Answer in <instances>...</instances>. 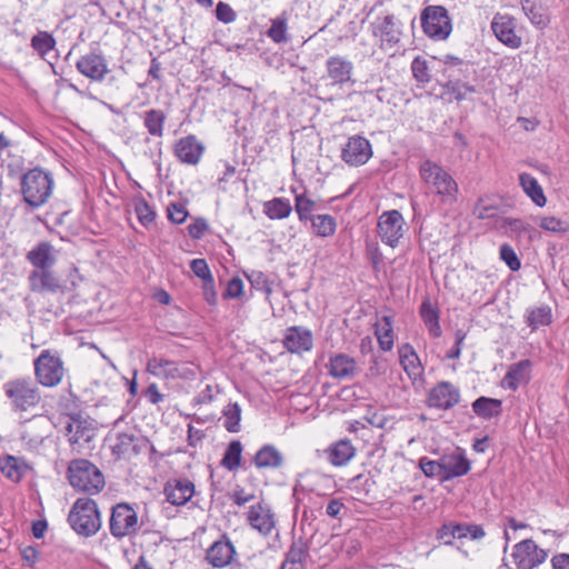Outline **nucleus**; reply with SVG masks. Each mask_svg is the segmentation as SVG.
Masks as SVG:
<instances>
[{"label":"nucleus","mask_w":569,"mask_h":569,"mask_svg":"<svg viewBox=\"0 0 569 569\" xmlns=\"http://www.w3.org/2000/svg\"><path fill=\"white\" fill-rule=\"evenodd\" d=\"M420 178L428 190L442 202H452L458 193V183L452 176L438 163L425 160L419 168Z\"/></svg>","instance_id":"nucleus-1"},{"label":"nucleus","mask_w":569,"mask_h":569,"mask_svg":"<svg viewBox=\"0 0 569 569\" xmlns=\"http://www.w3.org/2000/svg\"><path fill=\"white\" fill-rule=\"evenodd\" d=\"M68 479L76 490L90 495L100 492L106 485L100 469L86 459H77L70 462Z\"/></svg>","instance_id":"nucleus-2"},{"label":"nucleus","mask_w":569,"mask_h":569,"mask_svg":"<svg viewBox=\"0 0 569 569\" xmlns=\"http://www.w3.org/2000/svg\"><path fill=\"white\" fill-rule=\"evenodd\" d=\"M68 521L80 536L91 537L101 528V517L97 503L89 498H79L73 503Z\"/></svg>","instance_id":"nucleus-3"},{"label":"nucleus","mask_w":569,"mask_h":569,"mask_svg":"<svg viewBox=\"0 0 569 569\" xmlns=\"http://www.w3.org/2000/svg\"><path fill=\"white\" fill-rule=\"evenodd\" d=\"M6 395L12 400L14 411L22 422L34 418L36 389L30 378H17L3 386Z\"/></svg>","instance_id":"nucleus-4"},{"label":"nucleus","mask_w":569,"mask_h":569,"mask_svg":"<svg viewBox=\"0 0 569 569\" xmlns=\"http://www.w3.org/2000/svg\"><path fill=\"white\" fill-rule=\"evenodd\" d=\"M421 26L423 32L435 40L447 39L452 30L448 11L441 6L426 7L421 12Z\"/></svg>","instance_id":"nucleus-5"},{"label":"nucleus","mask_w":569,"mask_h":569,"mask_svg":"<svg viewBox=\"0 0 569 569\" xmlns=\"http://www.w3.org/2000/svg\"><path fill=\"white\" fill-rule=\"evenodd\" d=\"M63 362L57 351L43 350L38 356V383L54 387L63 378Z\"/></svg>","instance_id":"nucleus-6"},{"label":"nucleus","mask_w":569,"mask_h":569,"mask_svg":"<svg viewBox=\"0 0 569 569\" xmlns=\"http://www.w3.org/2000/svg\"><path fill=\"white\" fill-rule=\"evenodd\" d=\"M68 440L73 450L82 452L90 449V442L96 437L93 421L81 417L80 415L70 418L66 426Z\"/></svg>","instance_id":"nucleus-7"},{"label":"nucleus","mask_w":569,"mask_h":569,"mask_svg":"<svg viewBox=\"0 0 569 569\" xmlns=\"http://www.w3.org/2000/svg\"><path fill=\"white\" fill-rule=\"evenodd\" d=\"M405 226L402 214L398 210H390L379 217L377 231L383 243L395 248L403 237Z\"/></svg>","instance_id":"nucleus-8"},{"label":"nucleus","mask_w":569,"mask_h":569,"mask_svg":"<svg viewBox=\"0 0 569 569\" xmlns=\"http://www.w3.org/2000/svg\"><path fill=\"white\" fill-rule=\"evenodd\" d=\"M138 529V516L128 503H118L112 508L110 517V532L116 538H123L134 533Z\"/></svg>","instance_id":"nucleus-9"},{"label":"nucleus","mask_w":569,"mask_h":569,"mask_svg":"<svg viewBox=\"0 0 569 569\" xmlns=\"http://www.w3.org/2000/svg\"><path fill=\"white\" fill-rule=\"evenodd\" d=\"M511 557L517 569H533L546 561L548 552L533 540L526 539L515 545Z\"/></svg>","instance_id":"nucleus-10"},{"label":"nucleus","mask_w":569,"mask_h":569,"mask_svg":"<svg viewBox=\"0 0 569 569\" xmlns=\"http://www.w3.org/2000/svg\"><path fill=\"white\" fill-rule=\"evenodd\" d=\"M372 157V148L368 139L352 136L341 150V159L351 167H359Z\"/></svg>","instance_id":"nucleus-11"},{"label":"nucleus","mask_w":569,"mask_h":569,"mask_svg":"<svg viewBox=\"0 0 569 569\" xmlns=\"http://www.w3.org/2000/svg\"><path fill=\"white\" fill-rule=\"evenodd\" d=\"M373 36L379 38L382 49H390L400 41L401 28L395 16L377 17L372 22Z\"/></svg>","instance_id":"nucleus-12"},{"label":"nucleus","mask_w":569,"mask_h":569,"mask_svg":"<svg viewBox=\"0 0 569 569\" xmlns=\"http://www.w3.org/2000/svg\"><path fill=\"white\" fill-rule=\"evenodd\" d=\"M491 30L505 46L511 49L521 47V37L516 33V21L511 16L497 13L491 21Z\"/></svg>","instance_id":"nucleus-13"},{"label":"nucleus","mask_w":569,"mask_h":569,"mask_svg":"<svg viewBox=\"0 0 569 569\" xmlns=\"http://www.w3.org/2000/svg\"><path fill=\"white\" fill-rule=\"evenodd\" d=\"M460 400V391L452 383L441 381L429 392L428 405L431 408L448 410L455 407Z\"/></svg>","instance_id":"nucleus-14"},{"label":"nucleus","mask_w":569,"mask_h":569,"mask_svg":"<svg viewBox=\"0 0 569 569\" xmlns=\"http://www.w3.org/2000/svg\"><path fill=\"white\" fill-rule=\"evenodd\" d=\"M76 68L82 76L97 82L102 81L109 72L104 57L96 52L81 56L76 63Z\"/></svg>","instance_id":"nucleus-15"},{"label":"nucleus","mask_w":569,"mask_h":569,"mask_svg":"<svg viewBox=\"0 0 569 569\" xmlns=\"http://www.w3.org/2000/svg\"><path fill=\"white\" fill-rule=\"evenodd\" d=\"M163 493L172 506H183L193 497L194 485L187 479H172L166 483Z\"/></svg>","instance_id":"nucleus-16"},{"label":"nucleus","mask_w":569,"mask_h":569,"mask_svg":"<svg viewBox=\"0 0 569 569\" xmlns=\"http://www.w3.org/2000/svg\"><path fill=\"white\" fill-rule=\"evenodd\" d=\"M443 481L465 476L470 470V461L462 451L456 450L440 457Z\"/></svg>","instance_id":"nucleus-17"},{"label":"nucleus","mask_w":569,"mask_h":569,"mask_svg":"<svg viewBox=\"0 0 569 569\" xmlns=\"http://www.w3.org/2000/svg\"><path fill=\"white\" fill-rule=\"evenodd\" d=\"M247 519L250 526L263 536L269 535L276 526L271 509L261 502L250 507Z\"/></svg>","instance_id":"nucleus-18"},{"label":"nucleus","mask_w":569,"mask_h":569,"mask_svg":"<svg viewBox=\"0 0 569 569\" xmlns=\"http://www.w3.org/2000/svg\"><path fill=\"white\" fill-rule=\"evenodd\" d=\"M203 146L190 134L179 139L174 146L176 157L183 163L197 164L203 153Z\"/></svg>","instance_id":"nucleus-19"},{"label":"nucleus","mask_w":569,"mask_h":569,"mask_svg":"<svg viewBox=\"0 0 569 569\" xmlns=\"http://www.w3.org/2000/svg\"><path fill=\"white\" fill-rule=\"evenodd\" d=\"M329 375L340 380H351L358 373L356 360L345 353H337L329 360Z\"/></svg>","instance_id":"nucleus-20"},{"label":"nucleus","mask_w":569,"mask_h":569,"mask_svg":"<svg viewBox=\"0 0 569 569\" xmlns=\"http://www.w3.org/2000/svg\"><path fill=\"white\" fill-rule=\"evenodd\" d=\"M328 77L335 84H343L351 80L353 63L340 56H332L326 61Z\"/></svg>","instance_id":"nucleus-21"},{"label":"nucleus","mask_w":569,"mask_h":569,"mask_svg":"<svg viewBox=\"0 0 569 569\" xmlns=\"http://www.w3.org/2000/svg\"><path fill=\"white\" fill-rule=\"evenodd\" d=\"M147 371L159 379H178L184 377L179 365L176 361L153 357L147 362Z\"/></svg>","instance_id":"nucleus-22"},{"label":"nucleus","mask_w":569,"mask_h":569,"mask_svg":"<svg viewBox=\"0 0 569 569\" xmlns=\"http://www.w3.org/2000/svg\"><path fill=\"white\" fill-rule=\"evenodd\" d=\"M283 345L290 352L309 351L312 348V335L302 327H290L284 335Z\"/></svg>","instance_id":"nucleus-23"},{"label":"nucleus","mask_w":569,"mask_h":569,"mask_svg":"<svg viewBox=\"0 0 569 569\" xmlns=\"http://www.w3.org/2000/svg\"><path fill=\"white\" fill-rule=\"evenodd\" d=\"M327 460L335 467L346 466L356 455V448L348 439H341L325 450Z\"/></svg>","instance_id":"nucleus-24"},{"label":"nucleus","mask_w":569,"mask_h":569,"mask_svg":"<svg viewBox=\"0 0 569 569\" xmlns=\"http://www.w3.org/2000/svg\"><path fill=\"white\" fill-rule=\"evenodd\" d=\"M236 555L233 545L226 538L216 541L207 551L208 561L217 568L229 565Z\"/></svg>","instance_id":"nucleus-25"},{"label":"nucleus","mask_w":569,"mask_h":569,"mask_svg":"<svg viewBox=\"0 0 569 569\" xmlns=\"http://www.w3.org/2000/svg\"><path fill=\"white\" fill-rule=\"evenodd\" d=\"M500 228L503 232L511 238H527L531 240L536 233V229L531 223L525 219L518 218H502Z\"/></svg>","instance_id":"nucleus-26"},{"label":"nucleus","mask_w":569,"mask_h":569,"mask_svg":"<svg viewBox=\"0 0 569 569\" xmlns=\"http://www.w3.org/2000/svg\"><path fill=\"white\" fill-rule=\"evenodd\" d=\"M472 71V66L460 58L447 56L443 60L442 72L447 81L465 80Z\"/></svg>","instance_id":"nucleus-27"},{"label":"nucleus","mask_w":569,"mask_h":569,"mask_svg":"<svg viewBox=\"0 0 569 569\" xmlns=\"http://www.w3.org/2000/svg\"><path fill=\"white\" fill-rule=\"evenodd\" d=\"M375 335L379 347L383 351H390L395 342L392 319L390 316H381L375 322Z\"/></svg>","instance_id":"nucleus-28"},{"label":"nucleus","mask_w":569,"mask_h":569,"mask_svg":"<svg viewBox=\"0 0 569 569\" xmlns=\"http://www.w3.org/2000/svg\"><path fill=\"white\" fill-rule=\"evenodd\" d=\"M399 359L403 370L411 378H418L422 373L421 362L413 348L406 343L399 348Z\"/></svg>","instance_id":"nucleus-29"},{"label":"nucleus","mask_w":569,"mask_h":569,"mask_svg":"<svg viewBox=\"0 0 569 569\" xmlns=\"http://www.w3.org/2000/svg\"><path fill=\"white\" fill-rule=\"evenodd\" d=\"M0 469L3 476L17 482L30 467L21 458L8 455L0 460Z\"/></svg>","instance_id":"nucleus-30"},{"label":"nucleus","mask_w":569,"mask_h":569,"mask_svg":"<svg viewBox=\"0 0 569 569\" xmlns=\"http://www.w3.org/2000/svg\"><path fill=\"white\" fill-rule=\"evenodd\" d=\"M253 461L259 469H276L282 466L283 457L274 446L266 445L256 453Z\"/></svg>","instance_id":"nucleus-31"},{"label":"nucleus","mask_w":569,"mask_h":569,"mask_svg":"<svg viewBox=\"0 0 569 569\" xmlns=\"http://www.w3.org/2000/svg\"><path fill=\"white\" fill-rule=\"evenodd\" d=\"M519 183L523 192L531 199V201L538 207H545L547 198L545 192L539 184L538 180L529 173H521L519 176Z\"/></svg>","instance_id":"nucleus-32"},{"label":"nucleus","mask_w":569,"mask_h":569,"mask_svg":"<svg viewBox=\"0 0 569 569\" xmlns=\"http://www.w3.org/2000/svg\"><path fill=\"white\" fill-rule=\"evenodd\" d=\"M472 410L482 419H491L501 413L502 401L495 398L480 397L472 402Z\"/></svg>","instance_id":"nucleus-33"},{"label":"nucleus","mask_w":569,"mask_h":569,"mask_svg":"<svg viewBox=\"0 0 569 569\" xmlns=\"http://www.w3.org/2000/svg\"><path fill=\"white\" fill-rule=\"evenodd\" d=\"M531 362L529 360H521L510 366L506 373L503 381L509 389L516 390L520 383L529 379V370Z\"/></svg>","instance_id":"nucleus-34"},{"label":"nucleus","mask_w":569,"mask_h":569,"mask_svg":"<svg viewBox=\"0 0 569 569\" xmlns=\"http://www.w3.org/2000/svg\"><path fill=\"white\" fill-rule=\"evenodd\" d=\"M143 126L149 132L150 136L156 138L163 137L166 114L162 110L159 109H150L144 111L143 116Z\"/></svg>","instance_id":"nucleus-35"},{"label":"nucleus","mask_w":569,"mask_h":569,"mask_svg":"<svg viewBox=\"0 0 569 569\" xmlns=\"http://www.w3.org/2000/svg\"><path fill=\"white\" fill-rule=\"evenodd\" d=\"M38 54L50 66L58 60L54 39L47 32L38 31Z\"/></svg>","instance_id":"nucleus-36"},{"label":"nucleus","mask_w":569,"mask_h":569,"mask_svg":"<svg viewBox=\"0 0 569 569\" xmlns=\"http://www.w3.org/2000/svg\"><path fill=\"white\" fill-rule=\"evenodd\" d=\"M263 211L269 219H284L290 216L292 207L286 198H273L264 203Z\"/></svg>","instance_id":"nucleus-37"},{"label":"nucleus","mask_w":569,"mask_h":569,"mask_svg":"<svg viewBox=\"0 0 569 569\" xmlns=\"http://www.w3.org/2000/svg\"><path fill=\"white\" fill-rule=\"evenodd\" d=\"M420 315L430 335L435 338L439 337L441 335L439 316L437 310L432 307V305L429 301L422 302L420 307Z\"/></svg>","instance_id":"nucleus-38"},{"label":"nucleus","mask_w":569,"mask_h":569,"mask_svg":"<svg viewBox=\"0 0 569 569\" xmlns=\"http://www.w3.org/2000/svg\"><path fill=\"white\" fill-rule=\"evenodd\" d=\"M224 421L223 427L229 432H238L240 430L241 408L238 402L228 403L222 410Z\"/></svg>","instance_id":"nucleus-39"},{"label":"nucleus","mask_w":569,"mask_h":569,"mask_svg":"<svg viewBox=\"0 0 569 569\" xmlns=\"http://www.w3.org/2000/svg\"><path fill=\"white\" fill-rule=\"evenodd\" d=\"M312 228L319 237H330L336 231V220L330 214H318L311 218Z\"/></svg>","instance_id":"nucleus-40"},{"label":"nucleus","mask_w":569,"mask_h":569,"mask_svg":"<svg viewBox=\"0 0 569 569\" xmlns=\"http://www.w3.org/2000/svg\"><path fill=\"white\" fill-rule=\"evenodd\" d=\"M287 31V18L284 14H281L271 20V27L269 28L267 34L273 42L283 43L288 41Z\"/></svg>","instance_id":"nucleus-41"},{"label":"nucleus","mask_w":569,"mask_h":569,"mask_svg":"<svg viewBox=\"0 0 569 569\" xmlns=\"http://www.w3.org/2000/svg\"><path fill=\"white\" fill-rule=\"evenodd\" d=\"M242 446L240 441H232L228 446L222 458V466L232 471L239 468L241 461Z\"/></svg>","instance_id":"nucleus-42"},{"label":"nucleus","mask_w":569,"mask_h":569,"mask_svg":"<svg viewBox=\"0 0 569 569\" xmlns=\"http://www.w3.org/2000/svg\"><path fill=\"white\" fill-rule=\"evenodd\" d=\"M53 186L54 180L52 173L38 168V193H40V188L43 189V192L38 197V207L49 199Z\"/></svg>","instance_id":"nucleus-43"},{"label":"nucleus","mask_w":569,"mask_h":569,"mask_svg":"<svg viewBox=\"0 0 569 569\" xmlns=\"http://www.w3.org/2000/svg\"><path fill=\"white\" fill-rule=\"evenodd\" d=\"M36 186V170H29L21 179V192L26 203L30 207H36V193L33 188Z\"/></svg>","instance_id":"nucleus-44"},{"label":"nucleus","mask_w":569,"mask_h":569,"mask_svg":"<svg viewBox=\"0 0 569 569\" xmlns=\"http://www.w3.org/2000/svg\"><path fill=\"white\" fill-rule=\"evenodd\" d=\"M446 87L448 92L453 94L455 99L458 101L466 100L470 94L476 92V88L463 80L447 81Z\"/></svg>","instance_id":"nucleus-45"},{"label":"nucleus","mask_w":569,"mask_h":569,"mask_svg":"<svg viewBox=\"0 0 569 569\" xmlns=\"http://www.w3.org/2000/svg\"><path fill=\"white\" fill-rule=\"evenodd\" d=\"M295 202V209L300 221H307L312 218L310 216L315 207L312 199L308 198L305 193H296Z\"/></svg>","instance_id":"nucleus-46"},{"label":"nucleus","mask_w":569,"mask_h":569,"mask_svg":"<svg viewBox=\"0 0 569 569\" xmlns=\"http://www.w3.org/2000/svg\"><path fill=\"white\" fill-rule=\"evenodd\" d=\"M522 10L525 11L526 16L529 18L532 24H535L538 28H545L548 23L546 14L537 8L533 3H531L530 0H522Z\"/></svg>","instance_id":"nucleus-47"},{"label":"nucleus","mask_w":569,"mask_h":569,"mask_svg":"<svg viewBox=\"0 0 569 569\" xmlns=\"http://www.w3.org/2000/svg\"><path fill=\"white\" fill-rule=\"evenodd\" d=\"M411 71H412L415 79L419 83L426 84V83L430 82L431 74H430V69H429V66H428V62L426 59H423L421 57H416L411 62Z\"/></svg>","instance_id":"nucleus-48"},{"label":"nucleus","mask_w":569,"mask_h":569,"mask_svg":"<svg viewBox=\"0 0 569 569\" xmlns=\"http://www.w3.org/2000/svg\"><path fill=\"white\" fill-rule=\"evenodd\" d=\"M57 257V251L47 242L38 244V268L46 270L50 268Z\"/></svg>","instance_id":"nucleus-49"},{"label":"nucleus","mask_w":569,"mask_h":569,"mask_svg":"<svg viewBox=\"0 0 569 569\" xmlns=\"http://www.w3.org/2000/svg\"><path fill=\"white\" fill-rule=\"evenodd\" d=\"M134 436L129 433H119L117 436L116 442L112 446V451L119 458L129 453L131 450H134Z\"/></svg>","instance_id":"nucleus-50"},{"label":"nucleus","mask_w":569,"mask_h":569,"mask_svg":"<svg viewBox=\"0 0 569 569\" xmlns=\"http://www.w3.org/2000/svg\"><path fill=\"white\" fill-rule=\"evenodd\" d=\"M551 321L550 309L540 307L531 310L527 316V322L532 328L549 325Z\"/></svg>","instance_id":"nucleus-51"},{"label":"nucleus","mask_w":569,"mask_h":569,"mask_svg":"<svg viewBox=\"0 0 569 569\" xmlns=\"http://www.w3.org/2000/svg\"><path fill=\"white\" fill-rule=\"evenodd\" d=\"M419 467L423 475L429 478H439L443 480V472L441 467L440 458L438 460H430L427 457H422L419 460Z\"/></svg>","instance_id":"nucleus-52"},{"label":"nucleus","mask_w":569,"mask_h":569,"mask_svg":"<svg viewBox=\"0 0 569 569\" xmlns=\"http://www.w3.org/2000/svg\"><path fill=\"white\" fill-rule=\"evenodd\" d=\"M499 253L500 259L509 267L511 271H518L521 268L520 259L510 244L503 243L500 247Z\"/></svg>","instance_id":"nucleus-53"},{"label":"nucleus","mask_w":569,"mask_h":569,"mask_svg":"<svg viewBox=\"0 0 569 569\" xmlns=\"http://www.w3.org/2000/svg\"><path fill=\"white\" fill-rule=\"evenodd\" d=\"M539 226L546 231L556 233H565L569 230V224L556 217H542L540 218Z\"/></svg>","instance_id":"nucleus-54"},{"label":"nucleus","mask_w":569,"mask_h":569,"mask_svg":"<svg viewBox=\"0 0 569 569\" xmlns=\"http://www.w3.org/2000/svg\"><path fill=\"white\" fill-rule=\"evenodd\" d=\"M497 213L498 207L496 204L489 203L483 198H480L473 208V214L481 220L493 218L497 216Z\"/></svg>","instance_id":"nucleus-55"},{"label":"nucleus","mask_w":569,"mask_h":569,"mask_svg":"<svg viewBox=\"0 0 569 569\" xmlns=\"http://www.w3.org/2000/svg\"><path fill=\"white\" fill-rule=\"evenodd\" d=\"M134 212L137 214L138 220L144 227L149 226L153 222L156 213L151 209V207L144 200H138L134 203Z\"/></svg>","instance_id":"nucleus-56"},{"label":"nucleus","mask_w":569,"mask_h":569,"mask_svg":"<svg viewBox=\"0 0 569 569\" xmlns=\"http://www.w3.org/2000/svg\"><path fill=\"white\" fill-rule=\"evenodd\" d=\"M247 278L258 290L264 291L267 295L271 293L270 282L263 272L252 271Z\"/></svg>","instance_id":"nucleus-57"},{"label":"nucleus","mask_w":569,"mask_h":569,"mask_svg":"<svg viewBox=\"0 0 569 569\" xmlns=\"http://www.w3.org/2000/svg\"><path fill=\"white\" fill-rule=\"evenodd\" d=\"M167 211L169 220L177 224L184 222L188 217V211L182 203H171Z\"/></svg>","instance_id":"nucleus-58"},{"label":"nucleus","mask_w":569,"mask_h":569,"mask_svg":"<svg viewBox=\"0 0 569 569\" xmlns=\"http://www.w3.org/2000/svg\"><path fill=\"white\" fill-rule=\"evenodd\" d=\"M216 17L223 23H231L236 20L237 14L228 3L220 1L216 7Z\"/></svg>","instance_id":"nucleus-59"},{"label":"nucleus","mask_w":569,"mask_h":569,"mask_svg":"<svg viewBox=\"0 0 569 569\" xmlns=\"http://www.w3.org/2000/svg\"><path fill=\"white\" fill-rule=\"evenodd\" d=\"M190 268L192 272L199 277L202 281L209 280L212 278L208 263L204 259H193L190 263Z\"/></svg>","instance_id":"nucleus-60"},{"label":"nucleus","mask_w":569,"mask_h":569,"mask_svg":"<svg viewBox=\"0 0 569 569\" xmlns=\"http://www.w3.org/2000/svg\"><path fill=\"white\" fill-rule=\"evenodd\" d=\"M243 293V281L234 277L231 280H229L226 291L223 293L224 298L234 299L241 297Z\"/></svg>","instance_id":"nucleus-61"},{"label":"nucleus","mask_w":569,"mask_h":569,"mask_svg":"<svg viewBox=\"0 0 569 569\" xmlns=\"http://www.w3.org/2000/svg\"><path fill=\"white\" fill-rule=\"evenodd\" d=\"M41 288L42 290H47L49 292L62 291V284H60L52 274L46 271L41 276Z\"/></svg>","instance_id":"nucleus-62"},{"label":"nucleus","mask_w":569,"mask_h":569,"mask_svg":"<svg viewBox=\"0 0 569 569\" xmlns=\"http://www.w3.org/2000/svg\"><path fill=\"white\" fill-rule=\"evenodd\" d=\"M202 291H203V297H204L206 301L211 306H216L217 305V292L214 290L213 278L203 281Z\"/></svg>","instance_id":"nucleus-63"},{"label":"nucleus","mask_w":569,"mask_h":569,"mask_svg":"<svg viewBox=\"0 0 569 569\" xmlns=\"http://www.w3.org/2000/svg\"><path fill=\"white\" fill-rule=\"evenodd\" d=\"M253 499L254 495L246 492L242 488H237L231 495V500L239 507L252 501Z\"/></svg>","instance_id":"nucleus-64"}]
</instances>
